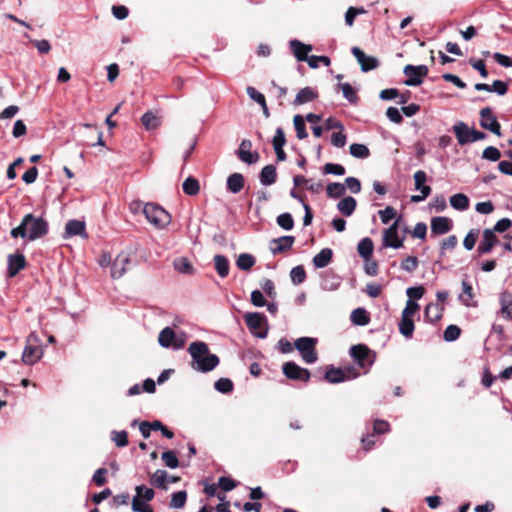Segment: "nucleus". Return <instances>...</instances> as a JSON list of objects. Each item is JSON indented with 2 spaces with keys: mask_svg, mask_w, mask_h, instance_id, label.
Returning a JSON list of instances; mask_svg holds the SVG:
<instances>
[{
  "mask_svg": "<svg viewBox=\"0 0 512 512\" xmlns=\"http://www.w3.org/2000/svg\"><path fill=\"white\" fill-rule=\"evenodd\" d=\"M501 314L506 319L512 318V293L504 292L500 296Z\"/></svg>",
  "mask_w": 512,
  "mask_h": 512,
  "instance_id": "nucleus-31",
  "label": "nucleus"
},
{
  "mask_svg": "<svg viewBox=\"0 0 512 512\" xmlns=\"http://www.w3.org/2000/svg\"><path fill=\"white\" fill-rule=\"evenodd\" d=\"M399 331L405 338L409 339L413 336L414 322L412 317H404V315H401Z\"/></svg>",
  "mask_w": 512,
  "mask_h": 512,
  "instance_id": "nucleus-36",
  "label": "nucleus"
},
{
  "mask_svg": "<svg viewBox=\"0 0 512 512\" xmlns=\"http://www.w3.org/2000/svg\"><path fill=\"white\" fill-rule=\"evenodd\" d=\"M452 229V221L444 216L431 219V232L435 235H443Z\"/></svg>",
  "mask_w": 512,
  "mask_h": 512,
  "instance_id": "nucleus-17",
  "label": "nucleus"
},
{
  "mask_svg": "<svg viewBox=\"0 0 512 512\" xmlns=\"http://www.w3.org/2000/svg\"><path fill=\"white\" fill-rule=\"evenodd\" d=\"M383 224H388L393 218L396 217V210L392 206H387L385 209L378 212Z\"/></svg>",
  "mask_w": 512,
  "mask_h": 512,
  "instance_id": "nucleus-60",
  "label": "nucleus"
},
{
  "mask_svg": "<svg viewBox=\"0 0 512 512\" xmlns=\"http://www.w3.org/2000/svg\"><path fill=\"white\" fill-rule=\"evenodd\" d=\"M316 97H317V93L312 88L305 87L297 93V95L294 99V104L302 105L305 103H309V102L313 101Z\"/></svg>",
  "mask_w": 512,
  "mask_h": 512,
  "instance_id": "nucleus-29",
  "label": "nucleus"
},
{
  "mask_svg": "<svg viewBox=\"0 0 512 512\" xmlns=\"http://www.w3.org/2000/svg\"><path fill=\"white\" fill-rule=\"evenodd\" d=\"M373 249V241L369 237L363 238L357 245V251L359 255L365 260L371 258Z\"/></svg>",
  "mask_w": 512,
  "mask_h": 512,
  "instance_id": "nucleus-33",
  "label": "nucleus"
},
{
  "mask_svg": "<svg viewBox=\"0 0 512 512\" xmlns=\"http://www.w3.org/2000/svg\"><path fill=\"white\" fill-rule=\"evenodd\" d=\"M290 48L298 61H307L309 58L307 54L312 50V46L304 44L299 40H291Z\"/></svg>",
  "mask_w": 512,
  "mask_h": 512,
  "instance_id": "nucleus-19",
  "label": "nucleus"
},
{
  "mask_svg": "<svg viewBox=\"0 0 512 512\" xmlns=\"http://www.w3.org/2000/svg\"><path fill=\"white\" fill-rule=\"evenodd\" d=\"M136 496L140 497L143 501L149 502L154 498V491L151 488H148L144 485L136 486L135 488Z\"/></svg>",
  "mask_w": 512,
  "mask_h": 512,
  "instance_id": "nucleus-52",
  "label": "nucleus"
},
{
  "mask_svg": "<svg viewBox=\"0 0 512 512\" xmlns=\"http://www.w3.org/2000/svg\"><path fill=\"white\" fill-rule=\"evenodd\" d=\"M48 233V223L42 217H35L33 214H26L20 225L11 230L13 238L21 237L28 241H34Z\"/></svg>",
  "mask_w": 512,
  "mask_h": 512,
  "instance_id": "nucleus-2",
  "label": "nucleus"
},
{
  "mask_svg": "<svg viewBox=\"0 0 512 512\" xmlns=\"http://www.w3.org/2000/svg\"><path fill=\"white\" fill-rule=\"evenodd\" d=\"M333 252L330 248L322 249L318 254H316L313 258V264L316 268H324L326 267L331 259Z\"/></svg>",
  "mask_w": 512,
  "mask_h": 512,
  "instance_id": "nucleus-27",
  "label": "nucleus"
},
{
  "mask_svg": "<svg viewBox=\"0 0 512 512\" xmlns=\"http://www.w3.org/2000/svg\"><path fill=\"white\" fill-rule=\"evenodd\" d=\"M418 259L415 256H408L401 262V268L407 272H413L418 267Z\"/></svg>",
  "mask_w": 512,
  "mask_h": 512,
  "instance_id": "nucleus-63",
  "label": "nucleus"
},
{
  "mask_svg": "<svg viewBox=\"0 0 512 512\" xmlns=\"http://www.w3.org/2000/svg\"><path fill=\"white\" fill-rule=\"evenodd\" d=\"M112 434V440L115 442L116 446L125 447L128 445V435L126 431H113Z\"/></svg>",
  "mask_w": 512,
  "mask_h": 512,
  "instance_id": "nucleus-62",
  "label": "nucleus"
},
{
  "mask_svg": "<svg viewBox=\"0 0 512 512\" xmlns=\"http://www.w3.org/2000/svg\"><path fill=\"white\" fill-rule=\"evenodd\" d=\"M290 278L293 284L299 285L306 279V272L302 265L296 266L290 271Z\"/></svg>",
  "mask_w": 512,
  "mask_h": 512,
  "instance_id": "nucleus-44",
  "label": "nucleus"
},
{
  "mask_svg": "<svg viewBox=\"0 0 512 512\" xmlns=\"http://www.w3.org/2000/svg\"><path fill=\"white\" fill-rule=\"evenodd\" d=\"M462 289H463V293L459 296V300L465 306H470L471 305L470 302L473 299V289H472V286H471V284L468 281L463 280L462 281Z\"/></svg>",
  "mask_w": 512,
  "mask_h": 512,
  "instance_id": "nucleus-43",
  "label": "nucleus"
},
{
  "mask_svg": "<svg viewBox=\"0 0 512 512\" xmlns=\"http://www.w3.org/2000/svg\"><path fill=\"white\" fill-rule=\"evenodd\" d=\"M175 334L176 333L174 332V330L170 327H165L164 329H162L158 336V342L160 346L164 348H173Z\"/></svg>",
  "mask_w": 512,
  "mask_h": 512,
  "instance_id": "nucleus-32",
  "label": "nucleus"
},
{
  "mask_svg": "<svg viewBox=\"0 0 512 512\" xmlns=\"http://www.w3.org/2000/svg\"><path fill=\"white\" fill-rule=\"evenodd\" d=\"M316 344L317 339L315 338L300 337L295 341L294 347L299 351L301 358L305 363L313 364L318 359Z\"/></svg>",
  "mask_w": 512,
  "mask_h": 512,
  "instance_id": "nucleus-6",
  "label": "nucleus"
},
{
  "mask_svg": "<svg viewBox=\"0 0 512 512\" xmlns=\"http://www.w3.org/2000/svg\"><path fill=\"white\" fill-rule=\"evenodd\" d=\"M339 87L341 88L343 96L346 100H348L350 103H357L358 97L356 91L349 83H342L339 85Z\"/></svg>",
  "mask_w": 512,
  "mask_h": 512,
  "instance_id": "nucleus-49",
  "label": "nucleus"
},
{
  "mask_svg": "<svg viewBox=\"0 0 512 512\" xmlns=\"http://www.w3.org/2000/svg\"><path fill=\"white\" fill-rule=\"evenodd\" d=\"M325 379L330 383H341L348 379H350L349 376L346 375V373L340 369V368H330L325 373Z\"/></svg>",
  "mask_w": 512,
  "mask_h": 512,
  "instance_id": "nucleus-28",
  "label": "nucleus"
},
{
  "mask_svg": "<svg viewBox=\"0 0 512 512\" xmlns=\"http://www.w3.org/2000/svg\"><path fill=\"white\" fill-rule=\"evenodd\" d=\"M349 354L356 364L365 369L366 372L371 368L376 359V354L365 344L353 345Z\"/></svg>",
  "mask_w": 512,
  "mask_h": 512,
  "instance_id": "nucleus-4",
  "label": "nucleus"
},
{
  "mask_svg": "<svg viewBox=\"0 0 512 512\" xmlns=\"http://www.w3.org/2000/svg\"><path fill=\"white\" fill-rule=\"evenodd\" d=\"M478 237V230L472 229L470 230L463 240V246L467 250H472L476 244Z\"/></svg>",
  "mask_w": 512,
  "mask_h": 512,
  "instance_id": "nucleus-58",
  "label": "nucleus"
},
{
  "mask_svg": "<svg viewBox=\"0 0 512 512\" xmlns=\"http://www.w3.org/2000/svg\"><path fill=\"white\" fill-rule=\"evenodd\" d=\"M450 205L458 211H465L469 207V198L463 193H457L450 197Z\"/></svg>",
  "mask_w": 512,
  "mask_h": 512,
  "instance_id": "nucleus-34",
  "label": "nucleus"
},
{
  "mask_svg": "<svg viewBox=\"0 0 512 512\" xmlns=\"http://www.w3.org/2000/svg\"><path fill=\"white\" fill-rule=\"evenodd\" d=\"M356 206L357 202L351 196L344 197L337 204L338 210L345 216H351L354 213Z\"/></svg>",
  "mask_w": 512,
  "mask_h": 512,
  "instance_id": "nucleus-25",
  "label": "nucleus"
},
{
  "mask_svg": "<svg viewBox=\"0 0 512 512\" xmlns=\"http://www.w3.org/2000/svg\"><path fill=\"white\" fill-rule=\"evenodd\" d=\"M453 131L455 133L459 145H465L469 143V138L471 137L470 133L472 132V129H470L466 123L462 121L457 122L453 126Z\"/></svg>",
  "mask_w": 512,
  "mask_h": 512,
  "instance_id": "nucleus-21",
  "label": "nucleus"
},
{
  "mask_svg": "<svg viewBox=\"0 0 512 512\" xmlns=\"http://www.w3.org/2000/svg\"><path fill=\"white\" fill-rule=\"evenodd\" d=\"M403 72L407 76L404 82L407 86H419L427 76L428 68L425 65H406Z\"/></svg>",
  "mask_w": 512,
  "mask_h": 512,
  "instance_id": "nucleus-8",
  "label": "nucleus"
},
{
  "mask_svg": "<svg viewBox=\"0 0 512 512\" xmlns=\"http://www.w3.org/2000/svg\"><path fill=\"white\" fill-rule=\"evenodd\" d=\"M351 51L360 64L363 72H368L378 67L379 62L377 58L367 56L359 47H353Z\"/></svg>",
  "mask_w": 512,
  "mask_h": 512,
  "instance_id": "nucleus-14",
  "label": "nucleus"
},
{
  "mask_svg": "<svg viewBox=\"0 0 512 512\" xmlns=\"http://www.w3.org/2000/svg\"><path fill=\"white\" fill-rule=\"evenodd\" d=\"M326 191L328 197L336 199L344 195L346 187L341 183L334 182L327 185Z\"/></svg>",
  "mask_w": 512,
  "mask_h": 512,
  "instance_id": "nucleus-41",
  "label": "nucleus"
},
{
  "mask_svg": "<svg viewBox=\"0 0 512 512\" xmlns=\"http://www.w3.org/2000/svg\"><path fill=\"white\" fill-rule=\"evenodd\" d=\"M214 387L220 393H229L233 390V382L229 378H220L215 382Z\"/></svg>",
  "mask_w": 512,
  "mask_h": 512,
  "instance_id": "nucleus-53",
  "label": "nucleus"
},
{
  "mask_svg": "<svg viewBox=\"0 0 512 512\" xmlns=\"http://www.w3.org/2000/svg\"><path fill=\"white\" fill-rule=\"evenodd\" d=\"M350 154L355 158L365 159L370 155L368 147L364 144L353 143L349 147Z\"/></svg>",
  "mask_w": 512,
  "mask_h": 512,
  "instance_id": "nucleus-39",
  "label": "nucleus"
},
{
  "mask_svg": "<svg viewBox=\"0 0 512 512\" xmlns=\"http://www.w3.org/2000/svg\"><path fill=\"white\" fill-rule=\"evenodd\" d=\"M294 241L295 238L293 236H281L277 239L272 240L270 250L273 255L280 254L291 249V247L294 244Z\"/></svg>",
  "mask_w": 512,
  "mask_h": 512,
  "instance_id": "nucleus-16",
  "label": "nucleus"
},
{
  "mask_svg": "<svg viewBox=\"0 0 512 512\" xmlns=\"http://www.w3.org/2000/svg\"><path fill=\"white\" fill-rule=\"evenodd\" d=\"M245 323L250 332L257 338L264 339L268 335L267 318L258 312H249L244 316Z\"/></svg>",
  "mask_w": 512,
  "mask_h": 512,
  "instance_id": "nucleus-5",
  "label": "nucleus"
},
{
  "mask_svg": "<svg viewBox=\"0 0 512 512\" xmlns=\"http://www.w3.org/2000/svg\"><path fill=\"white\" fill-rule=\"evenodd\" d=\"M161 459L164 462V464L171 468L175 469L179 466V460L173 451H165L161 455Z\"/></svg>",
  "mask_w": 512,
  "mask_h": 512,
  "instance_id": "nucleus-48",
  "label": "nucleus"
},
{
  "mask_svg": "<svg viewBox=\"0 0 512 512\" xmlns=\"http://www.w3.org/2000/svg\"><path fill=\"white\" fill-rule=\"evenodd\" d=\"M251 148L252 142L250 140L244 139L236 151L238 158L248 165L256 163L260 158L259 153L256 151L252 152Z\"/></svg>",
  "mask_w": 512,
  "mask_h": 512,
  "instance_id": "nucleus-13",
  "label": "nucleus"
},
{
  "mask_svg": "<svg viewBox=\"0 0 512 512\" xmlns=\"http://www.w3.org/2000/svg\"><path fill=\"white\" fill-rule=\"evenodd\" d=\"M174 268L183 274H192L193 267L187 258H178L174 261Z\"/></svg>",
  "mask_w": 512,
  "mask_h": 512,
  "instance_id": "nucleus-46",
  "label": "nucleus"
},
{
  "mask_svg": "<svg viewBox=\"0 0 512 512\" xmlns=\"http://www.w3.org/2000/svg\"><path fill=\"white\" fill-rule=\"evenodd\" d=\"M461 329L456 325H449L443 334L444 340L447 342L455 341L459 338Z\"/></svg>",
  "mask_w": 512,
  "mask_h": 512,
  "instance_id": "nucleus-54",
  "label": "nucleus"
},
{
  "mask_svg": "<svg viewBox=\"0 0 512 512\" xmlns=\"http://www.w3.org/2000/svg\"><path fill=\"white\" fill-rule=\"evenodd\" d=\"M277 224L284 230H291L294 226V220L290 213H283L277 217Z\"/></svg>",
  "mask_w": 512,
  "mask_h": 512,
  "instance_id": "nucleus-50",
  "label": "nucleus"
},
{
  "mask_svg": "<svg viewBox=\"0 0 512 512\" xmlns=\"http://www.w3.org/2000/svg\"><path fill=\"white\" fill-rule=\"evenodd\" d=\"M244 187V177L240 173H233L227 178V188L230 192L239 193Z\"/></svg>",
  "mask_w": 512,
  "mask_h": 512,
  "instance_id": "nucleus-26",
  "label": "nucleus"
},
{
  "mask_svg": "<svg viewBox=\"0 0 512 512\" xmlns=\"http://www.w3.org/2000/svg\"><path fill=\"white\" fill-rule=\"evenodd\" d=\"M38 341L39 339L35 332L30 333V335L27 337V344L22 353L23 363L27 365H33L41 359L43 350L40 346L34 344Z\"/></svg>",
  "mask_w": 512,
  "mask_h": 512,
  "instance_id": "nucleus-7",
  "label": "nucleus"
},
{
  "mask_svg": "<svg viewBox=\"0 0 512 512\" xmlns=\"http://www.w3.org/2000/svg\"><path fill=\"white\" fill-rule=\"evenodd\" d=\"M143 213L147 221L157 229L165 228L171 222L170 214L154 203L145 204Z\"/></svg>",
  "mask_w": 512,
  "mask_h": 512,
  "instance_id": "nucleus-3",
  "label": "nucleus"
},
{
  "mask_svg": "<svg viewBox=\"0 0 512 512\" xmlns=\"http://www.w3.org/2000/svg\"><path fill=\"white\" fill-rule=\"evenodd\" d=\"M293 123H294L297 137L301 140L307 138L308 133L306 131L304 118L301 115H295L293 118Z\"/></svg>",
  "mask_w": 512,
  "mask_h": 512,
  "instance_id": "nucleus-42",
  "label": "nucleus"
},
{
  "mask_svg": "<svg viewBox=\"0 0 512 512\" xmlns=\"http://www.w3.org/2000/svg\"><path fill=\"white\" fill-rule=\"evenodd\" d=\"M398 224L399 219L384 231L382 239L384 247H391L394 249L403 247L404 239L400 238L398 235Z\"/></svg>",
  "mask_w": 512,
  "mask_h": 512,
  "instance_id": "nucleus-12",
  "label": "nucleus"
},
{
  "mask_svg": "<svg viewBox=\"0 0 512 512\" xmlns=\"http://www.w3.org/2000/svg\"><path fill=\"white\" fill-rule=\"evenodd\" d=\"M187 351L191 356L190 366L194 371L208 373L219 365V357L210 353L208 344L203 341L190 343Z\"/></svg>",
  "mask_w": 512,
  "mask_h": 512,
  "instance_id": "nucleus-1",
  "label": "nucleus"
},
{
  "mask_svg": "<svg viewBox=\"0 0 512 512\" xmlns=\"http://www.w3.org/2000/svg\"><path fill=\"white\" fill-rule=\"evenodd\" d=\"M286 144L285 134L284 130L279 127L275 131V135L272 140V145L274 150H280V148H283Z\"/></svg>",
  "mask_w": 512,
  "mask_h": 512,
  "instance_id": "nucleus-56",
  "label": "nucleus"
},
{
  "mask_svg": "<svg viewBox=\"0 0 512 512\" xmlns=\"http://www.w3.org/2000/svg\"><path fill=\"white\" fill-rule=\"evenodd\" d=\"M168 480V473L165 470L158 469L151 477V484L161 489H167L166 483Z\"/></svg>",
  "mask_w": 512,
  "mask_h": 512,
  "instance_id": "nucleus-38",
  "label": "nucleus"
},
{
  "mask_svg": "<svg viewBox=\"0 0 512 512\" xmlns=\"http://www.w3.org/2000/svg\"><path fill=\"white\" fill-rule=\"evenodd\" d=\"M183 191L190 196H194L198 194L200 190L199 182L192 177H188L185 179L182 185Z\"/></svg>",
  "mask_w": 512,
  "mask_h": 512,
  "instance_id": "nucleus-40",
  "label": "nucleus"
},
{
  "mask_svg": "<svg viewBox=\"0 0 512 512\" xmlns=\"http://www.w3.org/2000/svg\"><path fill=\"white\" fill-rule=\"evenodd\" d=\"M246 92L253 101L261 105L263 110H267L266 100L262 93L258 92L254 87L251 86L247 87Z\"/></svg>",
  "mask_w": 512,
  "mask_h": 512,
  "instance_id": "nucleus-47",
  "label": "nucleus"
},
{
  "mask_svg": "<svg viewBox=\"0 0 512 512\" xmlns=\"http://www.w3.org/2000/svg\"><path fill=\"white\" fill-rule=\"evenodd\" d=\"M347 137L343 131L339 130L338 132H334L331 136V143L333 146L342 148L346 145Z\"/></svg>",
  "mask_w": 512,
  "mask_h": 512,
  "instance_id": "nucleus-64",
  "label": "nucleus"
},
{
  "mask_svg": "<svg viewBox=\"0 0 512 512\" xmlns=\"http://www.w3.org/2000/svg\"><path fill=\"white\" fill-rule=\"evenodd\" d=\"M350 319L353 324L358 326H365L370 322V317L364 308L354 309L351 313Z\"/></svg>",
  "mask_w": 512,
  "mask_h": 512,
  "instance_id": "nucleus-35",
  "label": "nucleus"
},
{
  "mask_svg": "<svg viewBox=\"0 0 512 512\" xmlns=\"http://www.w3.org/2000/svg\"><path fill=\"white\" fill-rule=\"evenodd\" d=\"M480 126L490 132L501 135V126L496 116L493 115L490 107H485L480 110Z\"/></svg>",
  "mask_w": 512,
  "mask_h": 512,
  "instance_id": "nucleus-10",
  "label": "nucleus"
},
{
  "mask_svg": "<svg viewBox=\"0 0 512 512\" xmlns=\"http://www.w3.org/2000/svg\"><path fill=\"white\" fill-rule=\"evenodd\" d=\"M187 500L186 491H178L172 494L170 507L175 509L183 508Z\"/></svg>",
  "mask_w": 512,
  "mask_h": 512,
  "instance_id": "nucleus-45",
  "label": "nucleus"
},
{
  "mask_svg": "<svg viewBox=\"0 0 512 512\" xmlns=\"http://www.w3.org/2000/svg\"><path fill=\"white\" fill-rule=\"evenodd\" d=\"M283 374L291 380H299L308 382L310 380V372L306 368H302L294 362H286L282 366Z\"/></svg>",
  "mask_w": 512,
  "mask_h": 512,
  "instance_id": "nucleus-9",
  "label": "nucleus"
},
{
  "mask_svg": "<svg viewBox=\"0 0 512 512\" xmlns=\"http://www.w3.org/2000/svg\"><path fill=\"white\" fill-rule=\"evenodd\" d=\"M323 63L325 66H329L331 61H330V58L327 57V56H310L308 59H307V63L309 65L310 68L312 69H316L318 66H319V63Z\"/></svg>",
  "mask_w": 512,
  "mask_h": 512,
  "instance_id": "nucleus-61",
  "label": "nucleus"
},
{
  "mask_svg": "<svg viewBox=\"0 0 512 512\" xmlns=\"http://www.w3.org/2000/svg\"><path fill=\"white\" fill-rule=\"evenodd\" d=\"M482 157L486 160L495 162L500 159L501 152L496 147L488 146L484 149Z\"/></svg>",
  "mask_w": 512,
  "mask_h": 512,
  "instance_id": "nucleus-57",
  "label": "nucleus"
},
{
  "mask_svg": "<svg viewBox=\"0 0 512 512\" xmlns=\"http://www.w3.org/2000/svg\"><path fill=\"white\" fill-rule=\"evenodd\" d=\"M213 261L218 275L221 278L227 277L230 268L228 259L225 256L218 254L214 256Z\"/></svg>",
  "mask_w": 512,
  "mask_h": 512,
  "instance_id": "nucleus-30",
  "label": "nucleus"
},
{
  "mask_svg": "<svg viewBox=\"0 0 512 512\" xmlns=\"http://www.w3.org/2000/svg\"><path fill=\"white\" fill-rule=\"evenodd\" d=\"M26 261L22 254H11L8 256V274L14 277L21 269L25 267Z\"/></svg>",
  "mask_w": 512,
  "mask_h": 512,
  "instance_id": "nucleus-20",
  "label": "nucleus"
},
{
  "mask_svg": "<svg viewBox=\"0 0 512 512\" xmlns=\"http://www.w3.org/2000/svg\"><path fill=\"white\" fill-rule=\"evenodd\" d=\"M277 173L274 165H266L260 172V182L264 186L272 185L276 182Z\"/></svg>",
  "mask_w": 512,
  "mask_h": 512,
  "instance_id": "nucleus-24",
  "label": "nucleus"
},
{
  "mask_svg": "<svg viewBox=\"0 0 512 512\" xmlns=\"http://www.w3.org/2000/svg\"><path fill=\"white\" fill-rule=\"evenodd\" d=\"M132 510L133 512H153L151 506L136 495L132 499Z\"/></svg>",
  "mask_w": 512,
  "mask_h": 512,
  "instance_id": "nucleus-51",
  "label": "nucleus"
},
{
  "mask_svg": "<svg viewBox=\"0 0 512 512\" xmlns=\"http://www.w3.org/2000/svg\"><path fill=\"white\" fill-rule=\"evenodd\" d=\"M415 189L420 190V195H412L411 202L419 203L424 201L431 193V188L424 183L427 181V175L423 170H418L414 174Z\"/></svg>",
  "mask_w": 512,
  "mask_h": 512,
  "instance_id": "nucleus-11",
  "label": "nucleus"
},
{
  "mask_svg": "<svg viewBox=\"0 0 512 512\" xmlns=\"http://www.w3.org/2000/svg\"><path fill=\"white\" fill-rule=\"evenodd\" d=\"M255 264V258L248 253H242L236 260V265L240 270L249 271Z\"/></svg>",
  "mask_w": 512,
  "mask_h": 512,
  "instance_id": "nucleus-37",
  "label": "nucleus"
},
{
  "mask_svg": "<svg viewBox=\"0 0 512 512\" xmlns=\"http://www.w3.org/2000/svg\"><path fill=\"white\" fill-rule=\"evenodd\" d=\"M141 123L146 130H154L161 125L162 119L161 116L155 114L154 112L147 111L142 115Z\"/></svg>",
  "mask_w": 512,
  "mask_h": 512,
  "instance_id": "nucleus-23",
  "label": "nucleus"
},
{
  "mask_svg": "<svg viewBox=\"0 0 512 512\" xmlns=\"http://www.w3.org/2000/svg\"><path fill=\"white\" fill-rule=\"evenodd\" d=\"M497 243V237L491 229H485L483 231V239L478 246V252L480 254H487L491 252L494 245Z\"/></svg>",
  "mask_w": 512,
  "mask_h": 512,
  "instance_id": "nucleus-18",
  "label": "nucleus"
},
{
  "mask_svg": "<svg viewBox=\"0 0 512 512\" xmlns=\"http://www.w3.org/2000/svg\"><path fill=\"white\" fill-rule=\"evenodd\" d=\"M425 317L430 321H436L441 318V309L436 304H428L425 308Z\"/></svg>",
  "mask_w": 512,
  "mask_h": 512,
  "instance_id": "nucleus-55",
  "label": "nucleus"
},
{
  "mask_svg": "<svg viewBox=\"0 0 512 512\" xmlns=\"http://www.w3.org/2000/svg\"><path fill=\"white\" fill-rule=\"evenodd\" d=\"M323 171L325 174H334L338 176H342L345 174V168L340 164L335 163H327L323 167Z\"/></svg>",
  "mask_w": 512,
  "mask_h": 512,
  "instance_id": "nucleus-59",
  "label": "nucleus"
},
{
  "mask_svg": "<svg viewBox=\"0 0 512 512\" xmlns=\"http://www.w3.org/2000/svg\"><path fill=\"white\" fill-rule=\"evenodd\" d=\"M65 232L67 237L71 236H82L87 237L85 232V223L79 220H70L66 223Z\"/></svg>",
  "mask_w": 512,
  "mask_h": 512,
  "instance_id": "nucleus-22",
  "label": "nucleus"
},
{
  "mask_svg": "<svg viewBox=\"0 0 512 512\" xmlns=\"http://www.w3.org/2000/svg\"><path fill=\"white\" fill-rule=\"evenodd\" d=\"M130 263V258L127 254H119L113 261L111 267V277L118 279L124 275L127 270V266Z\"/></svg>",
  "mask_w": 512,
  "mask_h": 512,
  "instance_id": "nucleus-15",
  "label": "nucleus"
}]
</instances>
